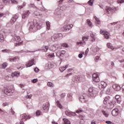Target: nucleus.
<instances>
[{
  "mask_svg": "<svg viewBox=\"0 0 124 124\" xmlns=\"http://www.w3.org/2000/svg\"><path fill=\"white\" fill-rule=\"evenodd\" d=\"M33 16H35V17H37V18H38L39 19L41 18L42 16H43L42 14H40L39 13H37V12H34V13H33Z\"/></svg>",
  "mask_w": 124,
  "mask_h": 124,
  "instance_id": "4be33fe9",
  "label": "nucleus"
},
{
  "mask_svg": "<svg viewBox=\"0 0 124 124\" xmlns=\"http://www.w3.org/2000/svg\"><path fill=\"white\" fill-rule=\"evenodd\" d=\"M71 75H72V73L66 75L65 76V77H69V76H71Z\"/></svg>",
  "mask_w": 124,
  "mask_h": 124,
  "instance_id": "e2e57ef3",
  "label": "nucleus"
},
{
  "mask_svg": "<svg viewBox=\"0 0 124 124\" xmlns=\"http://www.w3.org/2000/svg\"><path fill=\"white\" fill-rule=\"evenodd\" d=\"M107 46L109 49H111V50H114V47H113V46H112V45L111 44V43H108Z\"/></svg>",
  "mask_w": 124,
  "mask_h": 124,
  "instance_id": "c9c22d12",
  "label": "nucleus"
},
{
  "mask_svg": "<svg viewBox=\"0 0 124 124\" xmlns=\"http://www.w3.org/2000/svg\"><path fill=\"white\" fill-rule=\"evenodd\" d=\"M30 7H34L35 8H36L37 9V7H36L35 6H34V4H30L29 5Z\"/></svg>",
  "mask_w": 124,
  "mask_h": 124,
  "instance_id": "5fc2aeb1",
  "label": "nucleus"
},
{
  "mask_svg": "<svg viewBox=\"0 0 124 124\" xmlns=\"http://www.w3.org/2000/svg\"><path fill=\"white\" fill-rule=\"evenodd\" d=\"M49 107H50V103L46 102L44 104L43 109V110H49Z\"/></svg>",
  "mask_w": 124,
  "mask_h": 124,
  "instance_id": "a211bd4d",
  "label": "nucleus"
},
{
  "mask_svg": "<svg viewBox=\"0 0 124 124\" xmlns=\"http://www.w3.org/2000/svg\"><path fill=\"white\" fill-rule=\"evenodd\" d=\"M34 71H35V72H36V73H37L39 72V69H38V68H35Z\"/></svg>",
  "mask_w": 124,
  "mask_h": 124,
  "instance_id": "13d9d810",
  "label": "nucleus"
},
{
  "mask_svg": "<svg viewBox=\"0 0 124 124\" xmlns=\"http://www.w3.org/2000/svg\"><path fill=\"white\" fill-rule=\"evenodd\" d=\"M94 18L96 21V24H97V25H100L101 22H100V20H99V19L95 16H94Z\"/></svg>",
  "mask_w": 124,
  "mask_h": 124,
  "instance_id": "cd10ccee",
  "label": "nucleus"
},
{
  "mask_svg": "<svg viewBox=\"0 0 124 124\" xmlns=\"http://www.w3.org/2000/svg\"><path fill=\"white\" fill-rule=\"evenodd\" d=\"M36 115L37 116H40V111L38 110L36 112Z\"/></svg>",
  "mask_w": 124,
  "mask_h": 124,
  "instance_id": "4d7b16f0",
  "label": "nucleus"
},
{
  "mask_svg": "<svg viewBox=\"0 0 124 124\" xmlns=\"http://www.w3.org/2000/svg\"><path fill=\"white\" fill-rule=\"evenodd\" d=\"M47 57H50V58H54V57H55V55H54V53L49 54L47 55Z\"/></svg>",
  "mask_w": 124,
  "mask_h": 124,
  "instance_id": "864d4df0",
  "label": "nucleus"
},
{
  "mask_svg": "<svg viewBox=\"0 0 124 124\" xmlns=\"http://www.w3.org/2000/svg\"><path fill=\"white\" fill-rule=\"evenodd\" d=\"M102 114H103V115L105 116V117H108V113H106V112L104 110H102Z\"/></svg>",
  "mask_w": 124,
  "mask_h": 124,
  "instance_id": "a18cd8bd",
  "label": "nucleus"
},
{
  "mask_svg": "<svg viewBox=\"0 0 124 124\" xmlns=\"http://www.w3.org/2000/svg\"><path fill=\"white\" fill-rule=\"evenodd\" d=\"M124 2V0H119L118 1V3H123Z\"/></svg>",
  "mask_w": 124,
  "mask_h": 124,
  "instance_id": "680f3d73",
  "label": "nucleus"
},
{
  "mask_svg": "<svg viewBox=\"0 0 124 124\" xmlns=\"http://www.w3.org/2000/svg\"><path fill=\"white\" fill-rule=\"evenodd\" d=\"M93 82H95V83H98V82H99V78L97 74L94 73L93 75Z\"/></svg>",
  "mask_w": 124,
  "mask_h": 124,
  "instance_id": "9d476101",
  "label": "nucleus"
},
{
  "mask_svg": "<svg viewBox=\"0 0 124 124\" xmlns=\"http://www.w3.org/2000/svg\"><path fill=\"white\" fill-rule=\"evenodd\" d=\"M12 3H15V4H17L18 3V2L16 0H11Z\"/></svg>",
  "mask_w": 124,
  "mask_h": 124,
  "instance_id": "3c124183",
  "label": "nucleus"
},
{
  "mask_svg": "<svg viewBox=\"0 0 124 124\" xmlns=\"http://www.w3.org/2000/svg\"><path fill=\"white\" fill-rule=\"evenodd\" d=\"M77 45H86V43L85 41L84 42H79L77 43Z\"/></svg>",
  "mask_w": 124,
  "mask_h": 124,
  "instance_id": "ea45409f",
  "label": "nucleus"
},
{
  "mask_svg": "<svg viewBox=\"0 0 124 124\" xmlns=\"http://www.w3.org/2000/svg\"><path fill=\"white\" fill-rule=\"evenodd\" d=\"M47 86L48 87H50V88H54L55 87V85L50 82H47Z\"/></svg>",
  "mask_w": 124,
  "mask_h": 124,
  "instance_id": "c756f323",
  "label": "nucleus"
},
{
  "mask_svg": "<svg viewBox=\"0 0 124 124\" xmlns=\"http://www.w3.org/2000/svg\"><path fill=\"white\" fill-rule=\"evenodd\" d=\"M115 99L116 100V101L118 103H121V96L119 95H116L115 96Z\"/></svg>",
  "mask_w": 124,
  "mask_h": 124,
  "instance_id": "a878e982",
  "label": "nucleus"
},
{
  "mask_svg": "<svg viewBox=\"0 0 124 124\" xmlns=\"http://www.w3.org/2000/svg\"><path fill=\"white\" fill-rule=\"evenodd\" d=\"M29 15H30V12L29 11L24 12V13L22 15V18L25 19V18H27Z\"/></svg>",
  "mask_w": 124,
  "mask_h": 124,
  "instance_id": "412c9836",
  "label": "nucleus"
},
{
  "mask_svg": "<svg viewBox=\"0 0 124 124\" xmlns=\"http://www.w3.org/2000/svg\"><path fill=\"white\" fill-rule=\"evenodd\" d=\"M110 96H108L106 97L104 100V104L105 105H110L111 104V101H110Z\"/></svg>",
  "mask_w": 124,
  "mask_h": 124,
  "instance_id": "6e6552de",
  "label": "nucleus"
},
{
  "mask_svg": "<svg viewBox=\"0 0 124 124\" xmlns=\"http://www.w3.org/2000/svg\"><path fill=\"white\" fill-rule=\"evenodd\" d=\"M18 19V14H16L14 17H12L11 20H10V23L12 25H13L15 22H16V20Z\"/></svg>",
  "mask_w": 124,
  "mask_h": 124,
  "instance_id": "2eb2a0df",
  "label": "nucleus"
},
{
  "mask_svg": "<svg viewBox=\"0 0 124 124\" xmlns=\"http://www.w3.org/2000/svg\"><path fill=\"white\" fill-rule=\"evenodd\" d=\"M87 94H83L80 96L79 99L82 103H85L87 101Z\"/></svg>",
  "mask_w": 124,
  "mask_h": 124,
  "instance_id": "0eeeda50",
  "label": "nucleus"
},
{
  "mask_svg": "<svg viewBox=\"0 0 124 124\" xmlns=\"http://www.w3.org/2000/svg\"><path fill=\"white\" fill-rule=\"evenodd\" d=\"M4 93L7 95H11L12 94V92L11 91V88L9 87H4Z\"/></svg>",
  "mask_w": 124,
  "mask_h": 124,
  "instance_id": "39448f33",
  "label": "nucleus"
},
{
  "mask_svg": "<svg viewBox=\"0 0 124 124\" xmlns=\"http://www.w3.org/2000/svg\"><path fill=\"white\" fill-rule=\"evenodd\" d=\"M90 37L92 38L91 42H95V39H96V38L95 37V35L94 34H93V33L90 34Z\"/></svg>",
  "mask_w": 124,
  "mask_h": 124,
  "instance_id": "b1692460",
  "label": "nucleus"
},
{
  "mask_svg": "<svg viewBox=\"0 0 124 124\" xmlns=\"http://www.w3.org/2000/svg\"><path fill=\"white\" fill-rule=\"evenodd\" d=\"M78 58L79 59H82V58H83V54H78Z\"/></svg>",
  "mask_w": 124,
  "mask_h": 124,
  "instance_id": "69168bd1",
  "label": "nucleus"
},
{
  "mask_svg": "<svg viewBox=\"0 0 124 124\" xmlns=\"http://www.w3.org/2000/svg\"><path fill=\"white\" fill-rule=\"evenodd\" d=\"M89 94L90 96H93L94 94L97 93V89L94 87H90L89 89Z\"/></svg>",
  "mask_w": 124,
  "mask_h": 124,
  "instance_id": "20e7f679",
  "label": "nucleus"
},
{
  "mask_svg": "<svg viewBox=\"0 0 124 124\" xmlns=\"http://www.w3.org/2000/svg\"><path fill=\"white\" fill-rule=\"evenodd\" d=\"M59 49V45H53L51 46L50 47V49L51 51H53V52H55V51H57Z\"/></svg>",
  "mask_w": 124,
  "mask_h": 124,
  "instance_id": "4468645a",
  "label": "nucleus"
},
{
  "mask_svg": "<svg viewBox=\"0 0 124 124\" xmlns=\"http://www.w3.org/2000/svg\"><path fill=\"white\" fill-rule=\"evenodd\" d=\"M87 23L89 26V27H91V28L93 27V24L92 23V22L89 19H87Z\"/></svg>",
  "mask_w": 124,
  "mask_h": 124,
  "instance_id": "f704fd0d",
  "label": "nucleus"
},
{
  "mask_svg": "<svg viewBox=\"0 0 124 124\" xmlns=\"http://www.w3.org/2000/svg\"><path fill=\"white\" fill-rule=\"evenodd\" d=\"M65 93H62L61 95V97H62V98H63V97H65Z\"/></svg>",
  "mask_w": 124,
  "mask_h": 124,
  "instance_id": "bf43d9fd",
  "label": "nucleus"
},
{
  "mask_svg": "<svg viewBox=\"0 0 124 124\" xmlns=\"http://www.w3.org/2000/svg\"><path fill=\"white\" fill-rule=\"evenodd\" d=\"M67 7L66 6H62L61 7H59L56 10L55 13H59V12H61V10L62 11H63L66 9Z\"/></svg>",
  "mask_w": 124,
  "mask_h": 124,
  "instance_id": "1a4fd4ad",
  "label": "nucleus"
},
{
  "mask_svg": "<svg viewBox=\"0 0 124 124\" xmlns=\"http://www.w3.org/2000/svg\"><path fill=\"white\" fill-rule=\"evenodd\" d=\"M1 51L2 53H10V52H11V50L10 49H3Z\"/></svg>",
  "mask_w": 124,
  "mask_h": 124,
  "instance_id": "79ce46f5",
  "label": "nucleus"
},
{
  "mask_svg": "<svg viewBox=\"0 0 124 124\" xmlns=\"http://www.w3.org/2000/svg\"><path fill=\"white\" fill-rule=\"evenodd\" d=\"M67 97H69V98H70L71 100L72 99V95H71V94L68 93L67 94Z\"/></svg>",
  "mask_w": 124,
  "mask_h": 124,
  "instance_id": "6e6d98bb",
  "label": "nucleus"
},
{
  "mask_svg": "<svg viewBox=\"0 0 124 124\" xmlns=\"http://www.w3.org/2000/svg\"><path fill=\"white\" fill-rule=\"evenodd\" d=\"M89 38H90V36H83L82 38V41H85V40H86V41H88Z\"/></svg>",
  "mask_w": 124,
  "mask_h": 124,
  "instance_id": "e433bc0d",
  "label": "nucleus"
},
{
  "mask_svg": "<svg viewBox=\"0 0 124 124\" xmlns=\"http://www.w3.org/2000/svg\"><path fill=\"white\" fill-rule=\"evenodd\" d=\"M56 104L59 108H60V109H62V104L59 101H56Z\"/></svg>",
  "mask_w": 124,
  "mask_h": 124,
  "instance_id": "2f4dec72",
  "label": "nucleus"
},
{
  "mask_svg": "<svg viewBox=\"0 0 124 124\" xmlns=\"http://www.w3.org/2000/svg\"><path fill=\"white\" fill-rule=\"evenodd\" d=\"M81 112H83V110H82V108H79L77 110V113H78V114H79V113H81Z\"/></svg>",
  "mask_w": 124,
  "mask_h": 124,
  "instance_id": "603ef678",
  "label": "nucleus"
},
{
  "mask_svg": "<svg viewBox=\"0 0 124 124\" xmlns=\"http://www.w3.org/2000/svg\"><path fill=\"white\" fill-rule=\"evenodd\" d=\"M22 122H26L28 119H31V116H27L26 114L21 115Z\"/></svg>",
  "mask_w": 124,
  "mask_h": 124,
  "instance_id": "dca6fc26",
  "label": "nucleus"
},
{
  "mask_svg": "<svg viewBox=\"0 0 124 124\" xmlns=\"http://www.w3.org/2000/svg\"><path fill=\"white\" fill-rule=\"evenodd\" d=\"M60 38H62V34H55L51 37V39L52 41H53V42H55V41H58V40H60Z\"/></svg>",
  "mask_w": 124,
  "mask_h": 124,
  "instance_id": "7ed1b4c3",
  "label": "nucleus"
},
{
  "mask_svg": "<svg viewBox=\"0 0 124 124\" xmlns=\"http://www.w3.org/2000/svg\"><path fill=\"white\" fill-rule=\"evenodd\" d=\"M64 124H71L70 121L65 118L63 119Z\"/></svg>",
  "mask_w": 124,
  "mask_h": 124,
  "instance_id": "c85d7f7f",
  "label": "nucleus"
},
{
  "mask_svg": "<svg viewBox=\"0 0 124 124\" xmlns=\"http://www.w3.org/2000/svg\"><path fill=\"white\" fill-rule=\"evenodd\" d=\"M41 29V25L37 22H30L29 31H36L37 30Z\"/></svg>",
  "mask_w": 124,
  "mask_h": 124,
  "instance_id": "f257e3e1",
  "label": "nucleus"
},
{
  "mask_svg": "<svg viewBox=\"0 0 124 124\" xmlns=\"http://www.w3.org/2000/svg\"><path fill=\"white\" fill-rule=\"evenodd\" d=\"M60 53L61 54V55L62 56V55H64V54H65V51L62 50Z\"/></svg>",
  "mask_w": 124,
  "mask_h": 124,
  "instance_id": "0e129e2a",
  "label": "nucleus"
},
{
  "mask_svg": "<svg viewBox=\"0 0 124 124\" xmlns=\"http://www.w3.org/2000/svg\"><path fill=\"white\" fill-rule=\"evenodd\" d=\"M49 50V46H42L41 49H39V51H43V52H47Z\"/></svg>",
  "mask_w": 124,
  "mask_h": 124,
  "instance_id": "aec40b11",
  "label": "nucleus"
},
{
  "mask_svg": "<svg viewBox=\"0 0 124 124\" xmlns=\"http://www.w3.org/2000/svg\"><path fill=\"white\" fill-rule=\"evenodd\" d=\"M66 68H64V66H63L62 67H60L59 68V70L61 71V72H63L64 70H65Z\"/></svg>",
  "mask_w": 124,
  "mask_h": 124,
  "instance_id": "c03bdc74",
  "label": "nucleus"
},
{
  "mask_svg": "<svg viewBox=\"0 0 124 124\" xmlns=\"http://www.w3.org/2000/svg\"><path fill=\"white\" fill-rule=\"evenodd\" d=\"M61 46H62V47H63L65 48H68V47H69L68 45L65 43L61 44Z\"/></svg>",
  "mask_w": 124,
  "mask_h": 124,
  "instance_id": "473e14b6",
  "label": "nucleus"
},
{
  "mask_svg": "<svg viewBox=\"0 0 124 124\" xmlns=\"http://www.w3.org/2000/svg\"><path fill=\"white\" fill-rule=\"evenodd\" d=\"M74 81L76 82H80V78L77 76L75 77Z\"/></svg>",
  "mask_w": 124,
  "mask_h": 124,
  "instance_id": "37998d69",
  "label": "nucleus"
},
{
  "mask_svg": "<svg viewBox=\"0 0 124 124\" xmlns=\"http://www.w3.org/2000/svg\"><path fill=\"white\" fill-rule=\"evenodd\" d=\"M119 111L120 110H119V109L115 108L112 110L111 114L114 117H116V116H118V115H119Z\"/></svg>",
  "mask_w": 124,
  "mask_h": 124,
  "instance_id": "f8f14e48",
  "label": "nucleus"
},
{
  "mask_svg": "<svg viewBox=\"0 0 124 124\" xmlns=\"http://www.w3.org/2000/svg\"><path fill=\"white\" fill-rule=\"evenodd\" d=\"M2 66L3 68H5L7 66V63L4 62L2 64Z\"/></svg>",
  "mask_w": 124,
  "mask_h": 124,
  "instance_id": "de8ad7c7",
  "label": "nucleus"
},
{
  "mask_svg": "<svg viewBox=\"0 0 124 124\" xmlns=\"http://www.w3.org/2000/svg\"><path fill=\"white\" fill-rule=\"evenodd\" d=\"M113 89L116 91L117 92H119V91H121V86L118 84H114L112 86Z\"/></svg>",
  "mask_w": 124,
  "mask_h": 124,
  "instance_id": "f3484780",
  "label": "nucleus"
},
{
  "mask_svg": "<svg viewBox=\"0 0 124 124\" xmlns=\"http://www.w3.org/2000/svg\"><path fill=\"white\" fill-rule=\"evenodd\" d=\"M100 87H101L102 89H105L107 87V83L104 81H101Z\"/></svg>",
  "mask_w": 124,
  "mask_h": 124,
  "instance_id": "5701e85b",
  "label": "nucleus"
},
{
  "mask_svg": "<svg viewBox=\"0 0 124 124\" xmlns=\"http://www.w3.org/2000/svg\"><path fill=\"white\" fill-rule=\"evenodd\" d=\"M12 77H18L20 76V73H17V72H15L14 73H12L11 74Z\"/></svg>",
  "mask_w": 124,
  "mask_h": 124,
  "instance_id": "393cba45",
  "label": "nucleus"
},
{
  "mask_svg": "<svg viewBox=\"0 0 124 124\" xmlns=\"http://www.w3.org/2000/svg\"><path fill=\"white\" fill-rule=\"evenodd\" d=\"M33 62H34V59L29 61V62L26 64V67H31V66H32V65L34 64Z\"/></svg>",
  "mask_w": 124,
  "mask_h": 124,
  "instance_id": "ddd939ff",
  "label": "nucleus"
},
{
  "mask_svg": "<svg viewBox=\"0 0 124 124\" xmlns=\"http://www.w3.org/2000/svg\"><path fill=\"white\" fill-rule=\"evenodd\" d=\"M56 56L58 57V58H60V57H62V53L61 52H59L56 53Z\"/></svg>",
  "mask_w": 124,
  "mask_h": 124,
  "instance_id": "8fccbe9b",
  "label": "nucleus"
},
{
  "mask_svg": "<svg viewBox=\"0 0 124 124\" xmlns=\"http://www.w3.org/2000/svg\"><path fill=\"white\" fill-rule=\"evenodd\" d=\"M46 29H47V30H50V22L46 21Z\"/></svg>",
  "mask_w": 124,
  "mask_h": 124,
  "instance_id": "4c0bfd02",
  "label": "nucleus"
},
{
  "mask_svg": "<svg viewBox=\"0 0 124 124\" xmlns=\"http://www.w3.org/2000/svg\"><path fill=\"white\" fill-rule=\"evenodd\" d=\"M106 10L108 14H110V13H112V12H113V11H114V10L112 8L108 6H107L106 7Z\"/></svg>",
  "mask_w": 124,
  "mask_h": 124,
  "instance_id": "6ab92c4d",
  "label": "nucleus"
},
{
  "mask_svg": "<svg viewBox=\"0 0 124 124\" xmlns=\"http://www.w3.org/2000/svg\"><path fill=\"white\" fill-rule=\"evenodd\" d=\"M37 82H38V79H37L36 78H34V79L31 80L32 83H37Z\"/></svg>",
  "mask_w": 124,
  "mask_h": 124,
  "instance_id": "49530a36",
  "label": "nucleus"
},
{
  "mask_svg": "<svg viewBox=\"0 0 124 124\" xmlns=\"http://www.w3.org/2000/svg\"><path fill=\"white\" fill-rule=\"evenodd\" d=\"M88 53H89V47L87 48V49L85 51V54L88 55Z\"/></svg>",
  "mask_w": 124,
  "mask_h": 124,
  "instance_id": "338daca9",
  "label": "nucleus"
},
{
  "mask_svg": "<svg viewBox=\"0 0 124 124\" xmlns=\"http://www.w3.org/2000/svg\"><path fill=\"white\" fill-rule=\"evenodd\" d=\"M4 41V37H3V34H0V42H3Z\"/></svg>",
  "mask_w": 124,
  "mask_h": 124,
  "instance_id": "72a5a7b5",
  "label": "nucleus"
},
{
  "mask_svg": "<svg viewBox=\"0 0 124 124\" xmlns=\"http://www.w3.org/2000/svg\"><path fill=\"white\" fill-rule=\"evenodd\" d=\"M3 106L4 107H5V106H8V103L5 102V103H3Z\"/></svg>",
  "mask_w": 124,
  "mask_h": 124,
  "instance_id": "052dcab7",
  "label": "nucleus"
},
{
  "mask_svg": "<svg viewBox=\"0 0 124 124\" xmlns=\"http://www.w3.org/2000/svg\"><path fill=\"white\" fill-rule=\"evenodd\" d=\"M65 26H63V29L64 31H68L71 30L73 25L72 24H69V20H67L65 21Z\"/></svg>",
  "mask_w": 124,
  "mask_h": 124,
  "instance_id": "f03ea898",
  "label": "nucleus"
},
{
  "mask_svg": "<svg viewBox=\"0 0 124 124\" xmlns=\"http://www.w3.org/2000/svg\"><path fill=\"white\" fill-rule=\"evenodd\" d=\"M93 0H90L88 2V3L91 6H93Z\"/></svg>",
  "mask_w": 124,
  "mask_h": 124,
  "instance_id": "58836bf2",
  "label": "nucleus"
},
{
  "mask_svg": "<svg viewBox=\"0 0 124 124\" xmlns=\"http://www.w3.org/2000/svg\"><path fill=\"white\" fill-rule=\"evenodd\" d=\"M4 79L5 80H6V81H12V79L11 78V77H9L8 76H5Z\"/></svg>",
  "mask_w": 124,
  "mask_h": 124,
  "instance_id": "bb28decb",
  "label": "nucleus"
},
{
  "mask_svg": "<svg viewBox=\"0 0 124 124\" xmlns=\"http://www.w3.org/2000/svg\"><path fill=\"white\" fill-rule=\"evenodd\" d=\"M4 3H9L10 2V0H2Z\"/></svg>",
  "mask_w": 124,
  "mask_h": 124,
  "instance_id": "09e8293b",
  "label": "nucleus"
},
{
  "mask_svg": "<svg viewBox=\"0 0 124 124\" xmlns=\"http://www.w3.org/2000/svg\"><path fill=\"white\" fill-rule=\"evenodd\" d=\"M18 59V57H14L10 59V62H16V60Z\"/></svg>",
  "mask_w": 124,
  "mask_h": 124,
  "instance_id": "a19ab883",
  "label": "nucleus"
},
{
  "mask_svg": "<svg viewBox=\"0 0 124 124\" xmlns=\"http://www.w3.org/2000/svg\"><path fill=\"white\" fill-rule=\"evenodd\" d=\"M37 9H38L40 11H45V12H47V9H45L44 7L40 8V7H38Z\"/></svg>",
  "mask_w": 124,
  "mask_h": 124,
  "instance_id": "7c9ffc66",
  "label": "nucleus"
},
{
  "mask_svg": "<svg viewBox=\"0 0 124 124\" xmlns=\"http://www.w3.org/2000/svg\"><path fill=\"white\" fill-rule=\"evenodd\" d=\"M106 123L108 124H112V122H111V121H106Z\"/></svg>",
  "mask_w": 124,
  "mask_h": 124,
  "instance_id": "774afa93",
  "label": "nucleus"
},
{
  "mask_svg": "<svg viewBox=\"0 0 124 124\" xmlns=\"http://www.w3.org/2000/svg\"><path fill=\"white\" fill-rule=\"evenodd\" d=\"M100 33L101 34H103V35H104L106 39H109V33L108 31L101 30Z\"/></svg>",
  "mask_w": 124,
  "mask_h": 124,
  "instance_id": "9b49d317",
  "label": "nucleus"
},
{
  "mask_svg": "<svg viewBox=\"0 0 124 124\" xmlns=\"http://www.w3.org/2000/svg\"><path fill=\"white\" fill-rule=\"evenodd\" d=\"M14 38L15 41H16V42H18L16 43V46H20V45H22V42L21 41V38H20V36L15 35L14 36Z\"/></svg>",
  "mask_w": 124,
  "mask_h": 124,
  "instance_id": "423d86ee",
  "label": "nucleus"
}]
</instances>
